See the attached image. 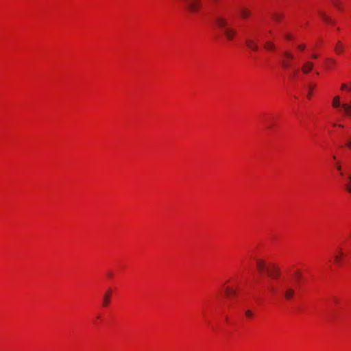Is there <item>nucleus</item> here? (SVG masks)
Here are the masks:
<instances>
[{"label":"nucleus","instance_id":"obj_1","mask_svg":"<svg viewBox=\"0 0 351 351\" xmlns=\"http://www.w3.org/2000/svg\"><path fill=\"white\" fill-rule=\"evenodd\" d=\"M214 23L221 30L228 40L232 41L237 36V29L230 27L228 19L225 16L217 15L214 19Z\"/></svg>","mask_w":351,"mask_h":351},{"label":"nucleus","instance_id":"obj_2","mask_svg":"<svg viewBox=\"0 0 351 351\" xmlns=\"http://www.w3.org/2000/svg\"><path fill=\"white\" fill-rule=\"evenodd\" d=\"M266 273L271 278H278L280 276V269L275 264L269 263L266 267Z\"/></svg>","mask_w":351,"mask_h":351},{"label":"nucleus","instance_id":"obj_3","mask_svg":"<svg viewBox=\"0 0 351 351\" xmlns=\"http://www.w3.org/2000/svg\"><path fill=\"white\" fill-rule=\"evenodd\" d=\"M186 3L189 10L193 12L196 13L198 12L199 8L202 7V1L201 0H183Z\"/></svg>","mask_w":351,"mask_h":351},{"label":"nucleus","instance_id":"obj_4","mask_svg":"<svg viewBox=\"0 0 351 351\" xmlns=\"http://www.w3.org/2000/svg\"><path fill=\"white\" fill-rule=\"evenodd\" d=\"M334 256V263L338 265L341 266L344 263V258L346 257V254L342 251V249L339 247L336 252L333 254Z\"/></svg>","mask_w":351,"mask_h":351},{"label":"nucleus","instance_id":"obj_5","mask_svg":"<svg viewBox=\"0 0 351 351\" xmlns=\"http://www.w3.org/2000/svg\"><path fill=\"white\" fill-rule=\"evenodd\" d=\"M282 290L284 296L287 300H291L293 298L295 295V290L293 287H290L287 284H285L282 286Z\"/></svg>","mask_w":351,"mask_h":351},{"label":"nucleus","instance_id":"obj_6","mask_svg":"<svg viewBox=\"0 0 351 351\" xmlns=\"http://www.w3.org/2000/svg\"><path fill=\"white\" fill-rule=\"evenodd\" d=\"M314 68V64L313 62L311 61H307L304 63V64L302 66V71L304 74H308L311 71H313Z\"/></svg>","mask_w":351,"mask_h":351},{"label":"nucleus","instance_id":"obj_7","mask_svg":"<svg viewBox=\"0 0 351 351\" xmlns=\"http://www.w3.org/2000/svg\"><path fill=\"white\" fill-rule=\"evenodd\" d=\"M245 44L249 49H250L253 51H257L258 49V46L256 40H254L253 39L247 38L245 40Z\"/></svg>","mask_w":351,"mask_h":351},{"label":"nucleus","instance_id":"obj_8","mask_svg":"<svg viewBox=\"0 0 351 351\" xmlns=\"http://www.w3.org/2000/svg\"><path fill=\"white\" fill-rule=\"evenodd\" d=\"M111 294H112V290L111 289H108L104 295V297H103V306H107L110 302V298H111Z\"/></svg>","mask_w":351,"mask_h":351},{"label":"nucleus","instance_id":"obj_9","mask_svg":"<svg viewBox=\"0 0 351 351\" xmlns=\"http://www.w3.org/2000/svg\"><path fill=\"white\" fill-rule=\"evenodd\" d=\"M239 14L242 19H246L251 16L252 12L249 9L243 7L239 10Z\"/></svg>","mask_w":351,"mask_h":351},{"label":"nucleus","instance_id":"obj_10","mask_svg":"<svg viewBox=\"0 0 351 351\" xmlns=\"http://www.w3.org/2000/svg\"><path fill=\"white\" fill-rule=\"evenodd\" d=\"M320 16L322 18V19L328 24H333L334 21L332 19H330L328 15L326 14L323 11L319 10L318 12Z\"/></svg>","mask_w":351,"mask_h":351},{"label":"nucleus","instance_id":"obj_11","mask_svg":"<svg viewBox=\"0 0 351 351\" xmlns=\"http://www.w3.org/2000/svg\"><path fill=\"white\" fill-rule=\"evenodd\" d=\"M256 265H257L258 269L260 270V271H266V267H267V265L265 263L264 261H263L261 259L257 260Z\"/></svg>","mask_w":351,"mask_h":351},{"label":"nucleus","instance_id":"obj_12","mask_svg":"<svg viewBox=\"0 0 351 351\" xmlns=\"http://www.w3.org/2000/svg\"><path fill=\"white\" fill-rule=\"evenodd\" d=\"M342 108L347 116H351V101L350 103L348 104H343Z\"/></svg>","mask_w":351,"mask_h":351},{"label":"nucleus","instance_id":"obj_13","mask_svg":"<svg viewBox=\"0 0 351 351\" xmlns=\"http://www.w3.org/2000/svg\"><path fill=\"white\" fill-rule=\"evenodd\" d=\"M264 47L266 50L270 51L276 49L275 45L271 41H267L264 45Z\"/></svg>","mask_w":351,"mask_h":351},{"label":"nucleus","instance_id":"obj_14","mask_svg":"<svg viewBox=\"0 0 351 351\" xmlns=\"http://www.w3.org/2000/svg\"><path fill=\"white\" fill-rule=\"evenodd\" d=\"M225 293L228 296L235 297L237 295L236 291L228 287L225 288Z\"/></svg>","mask_w":351,"mask_h":351},{"label":"nucleus","instance_id":"obj_15","mask_svg":"<svg viewBox=\"0 0 351 351\" xmlns=\"http://www.w3.org/2000/svg\"><path fill=\"white\" fill-rule=\"evenodd\" d=\"M332 106L334 108H339L340 106L342 107V105L341 104V102H340L339 96H335L334 97L333 101H332Z\"/></svg>","mask_w":351,"mask_h":351},{"label":"nucleus","instance_id":"obj_16","mask_svg":"<svg viewBox=\"0 0 351 351\" xmlns=\"http://www.w3.org/2000/svg\"><path fill=\"white\" fill-rule=\"evenodd\" d=\"M343 49L344 47L343 44L340 41H339L335 46V51H336V53H340L343 51Z\"/></svg>","mask_w":351,"mask_h":351},{"label":"nucleus","instance_id":"obj_17","mask_svg":"<svg viewBox=\"0 0 351 351\" xmlns=\"http://www.w3.org/2000/svg\"><path fill=\"white\" fill-rule=\"evenodd\" d=\"M283 56L285 57L284 59H286V60H291L294 58V55L291 52L288 51H284Z\"/></svg>","mask_w":351,"mask_h":351},{"label":"nucleus","instance_id":"obj_18","mask_svg":"<svg viewBox=\"0 0 351 351\" xmlns=\"http://www.w3.org/2000/svg\"><path fill=\"white\" fill-rule=\"evenodd\" d=\"M281 63H282V67L286 69H288L291 66V63L290 60H289L282 59L281 61Z\"/></svg>","mask_w":351,"mask_h":351},{"label":"nucleus","instance_id":"obj_19","mask_svg":"<svg viewBox=\"0 0 351 351\" xmlns=\"http://www.w3.org/2000/svg\"><path fill=\"white\" fill-rule=\"evenodd\" d=\"M327 66L328 69H332L336 64V61L332 58H327Z\"/></svg>","mask_w":351,"mask_h":351},{"label":"nucleus","instance_id":"obj_20","mask_svg":"<svg viewBox=\"0 0 351 351\" xmlns=\"http://www.w3.org/2000/svg\"><path fill=\"white\" fill-rule=\"evenodd\" d=\"M332 4L339 10H341V2L340 0H332Z\"/></svg>","mask_w":351,"mask_h":351},{"label":"nucleus","instance_id":"obj_21","mask_svg":"<svg viewBox=\"0 0 351 351\" xmlns=\"http://www.w3.org/2000/svg\"><path fill=\"white\" fill-rule=\"evenodd\" d=\"M284 17L283 14H280V13H275L272 15V18L274 20L276 21H280L281 19H282Z\"/></svg>","mask_w":351,"mask_h":351},{"label":"nucleus","instance_id":"obj_22","mask_svg":"<svg viewBox=\"0 0 351 351\" xmlns=\"http://www.w3.org/2000/svg\"><path fill=\"white\" fill-rule=\"evenodd\" d=\"M245 314L246 317H247L248 318L253 317V316L254 315L253 311L250 309L245 311Z\"/></svg>","mask_w":351,"mask_h":351},{"label":"nucleus","instance_id":"obj_23","mask_svg":"<svg viewBox=\"0 0 351 351\" xmlns=\"http://www.w3.org/2000/svg\"><path fill=\"white\" fill-rule=\"evenodd\" d=\"M335 166H336L337 169L340 172V175L341 176H343V173L341 171V166L339 162H336Z\"/></svg>","mask_w":351,"mask_h":351},{"label":"nucleus","instance_id":"obj_24","mask_svg":"<svg viewBox=\"0 0 351 351\" xmlns=\"http://www.w3.org/2000/svg\"><path fill=\"white\" fill-rule=\"evenodd\" d=\"M313 88H314V86L311 85V86H309V92H308V95H307V97H308L309 99H310V98H311V93H312V90H313Z\"/></svg>","mask_w":351,"mask_h":351},{"label":"nucleus","instance_id":"obj_25","mask_svg":"<svg viewBox=\"0 0 351 351\" xmlns=\"http://www.w3.org/2000/svg\"><path fill=\"white\" fill-rule=\"evenodd\" d=\"M341 90H348V85L347 84H342L341 86Z\"/></svg>","mask_w":351,"mask_h":351},{"label":"nucleus","instance_id":"obj_26","mask_svg":"<svg viewBox=\"0 0 351 351\" xmlns=\"http://www.w3.org/2000/svg\"><path fill=\"white\" fill-rule=\"evenodd\" d=\"M306 48V45L304 44H300L298 46V49L303 51Z\"/></svg>","mask_w":351,"mask_h":351},{"label":"nucleus","instance_id":"obj_27","mask_svg":"<svg viewBox=\"0 0 351 351\" xmlns=\"http://www.w3.org/2000/svg\"><path fill=\"white\" fill-rule=\"evenodd\" d=\"M346 190L348 193H351V183L349 182L348 184H346Z\"/></svg>","mask_w":351,"mask_h":351},{"label":"nucleus","instance_id":"obj_28","mask_svg":"<svg viewBox=\"0 0 351 351\" xmlns=\"http://www.w3.org/2000/svg\"><path fill=\"white\" fill-rule=\"evenodd\" d=\"M346 146H347L348 148L351 149V141H350V140L347 141V142H346Z\"/></svg>","mask_w":351,"mask_h":351},{"label":"nucleus","instance_id":"obj_29","mask_svg":"<svg viewBox=\"0 0 351 351\" xmlns=\"http://www.w3.org/2000/svg\"><path fill=\"white\" fill-rule=\"evenodd\" d=\"M210 1L214 4H217L220 1V0H210Z\"/></svg>","mask_w":351,"mask_h":351},{"label":"nucleus","instance_id":"obj_30","mask_svg":"<svg viewBox=\"0 0 351 351\" xmlns=\"http://www.w3.org/2000/svg\"><path fill=\"white\" fill-rule=\"evenodd\" d=\"M347 179H348V180L349 181V182H350V183H351V175H350V174H349V175L347 176Z\"/></svg>","mask_w":351,"mask_h":351},{"label":"nucleus","instance_id":"obj_31","mask_svg":"<svg viewBox=\"0 0 351 351\" xmlns=\"http://www.w3.org/2000/svg\"><path fill=\"white\" fill-rule=\"evenodd\" d=\"M312 58H314V59H317L318 58V55L317 54H313L312 55Z\"/></svg>","mask_w":351,"mask_h":351},{"label":"nucleus","instance_id":"obj_32","mask_svg":"<svg viewBox=\"0 0 351 351\" xmlns=\"http://www.w3.org/2000/svg\"><path fill=\"white\" fill-rule=\"evenodd\" d=\"M348 91H351V82L348 85Z\"/></svg>","mask_w":351,"mask_h":351},{"label":"nucleus","instance_id":"obj_33","mask_svg":"<svg viewBox=\"0 0 351 351\" xmlns=\"http://www.w3.org/2000/svg\"><path fill=\"white\" fill-rule=\"evenodd\" d=\"M286 38H287V39H291V36H290V35H289V34L286 35Z\"/></svg>","mask_w":351,"mask_h":351},{"label":"nucleus","instance_id":"obj_34","mask_svg":"<svg viewBox=\"0 0 351 351\" xmlns=\"http://www.w3.org/2000/svg\"><path fill=\"white\" fill-rule=\"evenodd\" d=\"M271 291L272 292H274V291H275L274 288V287H271Z\"/></svg>","mask_w":351,"mask_h":351},{"label":"nucleus","instance_id":"obj_35","mask_svg":"<svg viewBox=\"0 0 351 351\" xmlns=\"http://www.w3.org/2000/svg\"><path fill=\"white\" fill-rule=\"evenodd\" d=\"M332 158H333V159H334L335 160H336V158H337V157H336V156H335V155H334V156H332Z\"/></svg>","mask_w":351,"mask_h":351},{"label":"nucleus","instance_id":"obj_36","mask_svg":"<svg viewBox=\"0 0 351 351\" xmlns=\"http://www.w3.org/2000/svg\"><path fill=\"white\" fill-rule=\"evenodd\" d=\"M339 126L340 128H343V125H339Z\"/></svg>","mask_w":351,"mask_h":351}]
</instances>
